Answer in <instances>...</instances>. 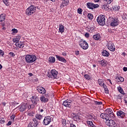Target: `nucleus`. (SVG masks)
<instances>
[{
	"instance_id": "obj_37",
	"label": "nucleus",
	"mask_w": 127,
	"mask_h": 127,
	"mask_svg": "<svg viewBox=\"0 0 127 127\" xmlns=\"http://www.w3.org/2000/svg\"><path fill=\"white\" fill-rule=\"evenodd\" d=\"M4 3L5 5L8 6L9 5V2H8V0H2Z\"/></svg>"
},
{
	"instance_id": "obj_7",
	"label": "nucleus",
	"mask_w": 127,
	"mask_h": 127,
	"mask_svg": "<svg viewBox=\"0 0 127 127\" xmlns=\"http://www.w3.org/2000/svg\"><path fill=\"white\" fill-rule=\"evenodd\" d=\"M114 119H110L109 121H107L105 122V124L106 126L109 127H117V124L116 122L114 121Z\"/></svg>"
},
{
	"instance_id": "obj_4",
	"label": "nucleus",
	"mask_w": 127,
	"mask_h": 127,
	"mask_svg": "<svg viewBox=\"0 0 127 127\" xmlns=\"http://www.w3.org/2000/svg\"><path fill=\"white\" fill-rule=\"evenodd\" d=\"M35 11H36V7L33 5H31L26 10V13L27 15H31Z\"/></svg>"
},
{
	"instance_id": "obj_18",
	"label": "nucleus",
	"mask_w": 127,
	"mask_h": 127,
	"mask_svg": "<svg viewBox=\"0 0 127 127\" xmlns=\"http://www.w3.org/2000/svg\"><path fill=\"white\" fill-rule=\"evenodd\" d=\"M31 101L34 105H37V102L39 101V98L37 96H33Z\"/></svg>"
},
{
	"instance_id": "obj_14",
	"label": "nucleus",
	"mask_w": 127,
	"mask_h": 127,
	"mask_svg": "<svg viewBox=\"0 0 127 127\" xmlns=\"http://www.w3.org/2000/svg\"><path fill=\"white\" fill-rule=\"evenodd\" d=\"M71 103H72V101L67 99L63 102V105L66 108H71Z\"/></svg>"
},
{
	"instance_id": "obj_46",
	"label": "nucleus",
	"mask_w": 127,
	"mask_h": 127,
	"mask_svg": "<svg viewBox=\"0 0 127 127\" xmlns=\"http://www.w3.org/2000/svg\"><path fill=\"white\" fill-rule=\"evenodd\" d=\"M83 11V9L81 8H78L77 9V12L79 13V14H82V12Z\"/></svg>"
},
{
	"instance_id": "obj_11",
	"label": "nucleus",
	"mask_w": 127,
	"mask_h": 127,
	"mask_svg": "<svg viewBox=\"0 0 127 127\" xmlns=\"http://www.w3.org/2000/svg\"><path fill=\"white\" fill-rule=\"evenodd\" d=\"M87 6L90 9H94V8H97L99 7V5L98 4H94V3L87 2Z\"/></svg>"
},
{
	"instance_id": "obj_17",
	"label": "nucleus",
	"mask_w": 127,
	"mask_h": 127,
	"mask_svg": "<svg viewBox=\"0 0 127 127\" xmlns=\"http://www.w3.org/2000/svg\"><path fill=\"white\" fill-rule=\"evenodd\" d=\"M37 91L39 92V93H40V94H42V95H44V94L46 93V90L42 87H38L37 88Z\"/></svg>"
},
{
	"instance_id": "obj_30",
	"label": "nucleus",
	"mask_w": 127,
	"mask_h": 127,
	"mask_svg": "<svg viewBox=\"0 0 127 127\" xmlns=\"http://www.w3.org/2000/svg\"><path fill=\"white\" fill-rule=\"evenodd\" d=\"M20 38H21V36H17L16 38H14L13 39V42L14 43L15 42V43H18L19 41V40H20Z\"/></svg>"
},
{
	"instance_id": "obj_45",
	"label": "nucleus",
	"mask_w": 127,
	"mask_h": 127,
	"mask_svg": "<svg viewBox=\"0 0 127 127\" xmlns=\"http://www.w3.org/2000/svg\"><path fill=\"white\" fill-rule=\"evenodd\" d=\"M118 79L119 80L118 82H124L125 81V79L123 77H118Z\"/></svg>"
},
{
	"instance_id": "obj_58",
	"label": "nucleus",
	"mask_w": 127,
	"mask_h": 127,
	"mask_svg": "<svg viewBox=\"0 0 127 127\" xmlns=\"http://www.w3.org/2000/svg\"><path fill=\"white\" fill-rule=\"evenodd\" d=\"M75 54H76V55H79V51H75Z\"/></svg>"
},
{
	"instance_id": "obj_39",
	"label": "nucleus",
	"mask_w": 127,
	"mask_h": 127,
	"mask_svg": "<svg viewBox=\"0 0 127 127\" xmlns=\"http://www.w3.org/2000/svg\"><path fill=\"white\" fill-rule=\"evenodd\" d=\"M94 104L95 105H103V102H99V101H94Z\"/></svg>"
},
{
	"instance_id": "obj_2",
	"label": "nucleus",
	"mask_w": 127,
	"mask_h": 127,
	"mask_svg": "<svg viewBox=\"0 0 127 127\" xmlns=\"http://www.w3.org/2000/svg\"><path fill=\"white\" fill-rule=\"evenodd\" d=\"M25 60L27 63H33L36 61L35 55H27L25 57Z\"/></svg>"
},
{
	"instance_id": "obj_12",
	"label": "nucleus",
	"mask_w": 127,
	"mask_h": 127,
	"mask_svg": "<svg viewBox=\"0 0 127 127\" xmlns=\"http://www.w3.org/2000/svg\"><path fill=\"white\" fill-rule=\"evenodd\" d=\"M50 123H51V117L50 116L45 117L43 123L44 126H48Z\"/></svg>"
},
{
	"instance_id": "obj_15",
	"label": "nucleus",
	"mask_w": 127,
	"mask_h": 127,
	"mask_svg": "<svg viewBox=\"0 0 127 127\" xmlns=\"http://www.w3.org/2000/svg\"><path fill=\"white\" fill-rule=\"evenodd\" d=\"M114 0H103V2L104 4L102 6L103 9H105L106 7H108V4H110L112 3Z\"/></svg>"
},
{
	"instance_id": "obj_6",
	"label": "nucleus",
	"mask_w": 127,
	"mask_h": 127,
	"mask_svg": "<svg viewBox=\"0 0 127 127\" xmlns=\"http://www.w3.org/2000/svg\"><path fill=\"white\" fill-rule=\"evenodd\" d=\"M79 45L81 48H83L84 50L89 48V45H88V43H87L86 41H84L83 40H80L79 41Z\"/></svg>"
},
{
	"instance_id": "obj_22",
	"label": "nucleus",
	"mask_w": 127,
	"mask_h": 127,
	"mask_svg": "<svg viewBox=\"0 0 127 127\" xmlns=\"http://www.w3.org/2000/svg\"><path fill=\"white\" fill-rule=\"evenodd\" d=\"M72 117L74 121H76V122H77L78 123L79 122H80L81 119H80V117H79V116H77L76 115V114H73V115H72Z\"/></svg>"
},
{
	"instance_id": "obj_3",
	"label": "nucleus",
	"mask_w": 127,
	"mask_h": 127,
	"mask_svg": "<svg viewBox=\"0 0 127 127\" xmlns=\"http://www.w3.org/2000/svg\"><path fill=\"white\" fill-rule=\"evenodd\" d=\"M97 21L100 25H102V26L105 25L106 24V18L105 15H99L97 19Z\"/></svg>"
},
{
	"instance_id": "obj_24",
	"label": "nucleus",
	"mask_w": 127,
	"mask_h": 127,
	"mask_svg": "<svg viewBox=\"0 0 127 127\" xmlns=\"http://www.w3.org/2000/svg\"><path fill=\"white\" fill-rule=\"evenodd\" d=\"M98 62L99 64H100L101 66H103V67H105V66H107V61L105 60L99 61H98Z\"/></svg>"
},
{
	"instance_id": "obj_26",
	"label": "nucleus",
	"mask_w": 127,
	"mask_h": 127,
	"mask_svg": "<svg viewBox=\"0 0 127 127\" xmlns=\"http://www.w3.org/2000/svg\"><path fill=\"white\" fill-rule=\"evenodd\" d=\"M93 37L95 40H100V39H101V36H100V34L99 33L96 34L95 35H93Z\"/></svg>"
},
{
	"instance_id": "obj_44",
	"label": "nucleus",
	"mask_w": 127,
	"mask_h": 127,
	"mask_svg": "<svg viewBox=\"0 0 127 127\" xmlns=\"http://www.w3.org/2000/svg\"><path fill=\"white\" fill-rule=\"evenodd\" d=\"M122 18L125 20H126V19H127V14L126 13L123 14V15H122Z\"/></svg>"
},
{
	"instance_id": "obj_56",
	"label": "nucleus",
	"mask_w": 127,
	"mask_h": 127,
	"mask_svg": "<svg viewBox=\"0 0 127 127\" xmlns=\"http://www.w3.org/2000/svg\"><path fill=\"white\" fill-rule=\"evenodd\" d=\"M7 126H11V121H9L7 124Z\"/></svg>"
},
{
	"instance_id": "obj_32",
	"label": "nucleus",
	"mask_w": 127,
	"mask_h": 127,
	"mask_svg": "<svg viewBox=\"0 0 127 127\" xmlns=\"http://www.w3.org/2000/svg\"><path fill=\"white\" fill-rule=\"evenodd\" d=\"M49 62L51 63H54L55 62V58L54 57H51L49 58Z\"/></svg>"
},
{
	"instance_id": "obj_1",
	"label": "nucleus",
	"mask_w": 127,
	"mask_h": 127,
	"mask_svg": "<svg viewBox=\"0 0 127 127\" xmlns=\"http://www.w3.org/2000/svg\"><path fill=\"white\" fill-rule=\"evenodd\" d=\"M31 109V105L27 103H23L19 106V111L21 113L24 111H28Z\"/></svg>"
},
{
	"instance_id": "obj_20",
	"label": "nucleus",
	"mask_w": 127,
	"mask_h": 127,
	"mask_svg": "<svg viewBox=\"0 0 127 127\" xmlns=\"http://www.w3.org/2000/svg\"><path fill=\"white\" fill-rule=\"evenodd\" d=\"M56 56L57 59H58L59 61H61V62H63V63H66V62H67L66 60L63 57H60L58 55H56Z\"/></svg>"
},
{
	"instance_id": "obj_27",
	"label": "nucleus",
	"mask_w": 127,
	"mask_h": 127,
	"mask_svg": "<svg viewBox=\"0 0 127 127\" xmlns=\"http://www.w3.org/2000/svg\"><path fill=\"white\" fill-rule=\"evenodd\" d=\"M35 119H37V121H41L42 120V118H43V116L40 114H36L35 115Z\"/></svg>"
},
{
	"instance_id": "obj_19",
	"label": "nucleus",
	"mask_w": 127,
	"mask_h": 127,
	"mask_svg": "<svg viewBox=\"0 0 127 127\" xmlns=\"http://www.w3.org/2000/svg\"><path fill=\"white\" fill-rule=\"evenodd\" d=\"M51 73L52 74V76H53V77L54 78V79H55L56 78H57V75H58V71H57L55 69H53L51 70Z\"/></svg>"
},
{
	"instance_id": "obj_34",
	"label": "nucleus",
	"mask_w": 127,
	"mask_h": 127,
	"mask_svg": "<svg viewBox=\"0 0 127 127\" xmlns=\"http://www.w3.org/2000/svg\"><path fill=\"white\" fill-rule=\"evenodd\" d=\"M88 125V127H94V125L93 124V122L92 121H87V122Z\"/></svg>"
},
{
	"instance_id": "obj_9",
	"label": "nucleus",
	"mask_w": 127,
	"mask_h": 127,
	"mask_svg": "<svg viewBox=\"0 0 127 127\" xmlns=\"http://www.w3.org/2000/svg\"><path fill=\"white\" fill-rule=\"evenodd\" d=\"M107 46V48L110 50V51H112L113 52H115L116 50V48L115 47V45L112 42H108L107 44L106 45Z\"/></svg>"
},
{
	"instance_id": "obj_31",
	"label": "nucleus",
	"mask_w": 127,
	"mask_h": 127,
	"mask_svg": "<svg viewBox=\"0 0 127 127\" xmlns=\"http://www.w3.org/2000/svg\"><path fill=\"white\" fill-rule=\"evenodd\" d=\"M5 19V16H4V14H0V22H2V21H4V20Z\"/></svg>"
},
{
	"instance_id": "obj_35",
	"label": "nucleus",
	"mask_w": 127,
	"mask_h": 127,
	"mask_svg": "<svg viewBox=\"0 0 127 127\" xmlns=\"http://www.w3.org/2000/svg\"><path fill=\"white\" fill-rule=\"evenodd\" d=\"M94 117V115H89L88 116V120H94L95 119Z\"/></svg>"
},
{
	"instance_id": "obj_62",
	"label": "nucleus",
	"mask_w": 127,
	"mask_h": 127,
	"mask_svg": "<svg viewBox=\"0 0 127 127\" xmlns=\"http://www.w3.org/2000/svg\"><path fill=\"white\" fill-rule=\"evenodd\" d=\"M108 81L109 82H110V84H111V85H113V83H112V80H111V79H108Z\"/></svg>"
},
{
	"instance_id": "obj_21",
	"label": "nucleus",
	"mask_w": 127,
	"mask_h": 127,
	"mask_svg": "<svg viewBox=\"0 0 127 127\" xmlns=\"http://www.w3.org/2000/svg\"><path fill=\"white\" fill-rule=\"evenodd\" d=\"M16 47H19V48H23L24 47V44L23 42H18V43H15Z\"/></svg>"
},
{
	"instance_id": "obj_38",
	"label": "nucleus",
	"mask_w": 127,
	"mask_h": 127,
	"mask_svg": "<svg viewBox=\"0 0 127 127\" xmlns=\"http://www.w3.org/2000/svg\"><path fill=\"white\" fill-rule=\"evenodd\" d=\"M116 97L118 100H122L123 99V95L122 94L117 95Z\"/></svg>"
},
{
	"instance_id": "obj_53",
	"label": "nucleus",
	"mask_w": 127,
	"mask_h": 127,
	"mask_svg": "<svg viewBox=\"0 0 127 127\" xmlns=\"http://www.w3.org/2000/svg\"><path fill=\"white\" fill-rule=\"evenodd\" d=\"M45 97V98H47V99H48L49 98V94H46L45 95H43Z\"/></svg>"
},
{
	"instance_id": "obj_60",
	"label": "nucleus",
	"mask_w": 127,
	"mask_h": 127,
	"mask_svg": "<svg viewBox=\"0 0 127 127\" xmlns=\"http://www.w3.org/2000/svg\"><path fill=\"white\" fill-rule=\"evenodd\" d=\"M44 111H46V109H40V112H41V113H43V112H44Z\"/></svg>"
},
{
	"instance_id": "obj_48",
	"label": "nucleus",
	"mask_w": 127,
	"mask_h": 127,
	"mask_svg": "<svg viewBox=\"0 0 127 127\" xmlns=\"http://www.w3.org/2000/svg\"><path fill=\"white\" fill-rule=\"evenodd\" d=\"M29 117H33L34 116V113L33 112H31L30 113L28 114Z\"/></svg>"
},
{
	"instance_id": "obj_42",
	"label": "nucleus",
	"mask_w": 127,
	"mask_h": 127,
	"mask_svg": "<svg viewBox=\"0 0 127 127\" xmlns=\"http://www.w3.org/2000/svg\"><path fill=\"white\" fill-rule=\"evenodd\" d=\"M84 77L85 79H86V80H90L91 79V76L88 74H85Z\"/></svg>"
},
{
	"instance_id": "obj_16",
	"label": "nucleus",
	"mask_w": 127,
	"mask_h": 127,
	"mask_svg": "<svg viewBox=\"0 0 127 127\" xmlns=\"http://www.w3.org/2000/svg\"><path fill=\"white\" fill-rule=\"evenodd\" d=\"M117 114L118 117H120L122 119H124L126 117V113L122 111H117Z\"/></svg>"
},
{
	"instance_id": "obj_40",
	"label": "nucleus",
	"mask_w": 127,
	"mask_h": 127,
	"mask_svg": "<svg viewBox=\"0 0 127 127\" xmlns=\"http://www.w3.org/2000/svg\"><path fill=\"white\" fill-rule=\"evenodd\" d=\"M4 118H2L1 116H0V123L1 124H4Z\"/></svg>"
},
{
	"instance_id": "obj_29",
	"label": "nucleus",
	"mask_w": 127,
	"mask_h": 127,
	"mask_svg": "<svg viewBox=\"0 0 127 127\" xmlns=\"http://www.w3.org/2000/svg\"><path fill=\"white\" fill-rule=\"evenodd\" d=\"M59 32H61L62 34L64 32V26L62 24L59 25Z\"/></svg>"
},
{
	"instance_id": "obj_50",
	"label": "nucleus",
	"mask_w": 127,
	"mask_h": 127,
	"mask_svg": "<svg viewBox=\"0 0 127 127\" xmlns=\"http://www.w3.org/2000/svg\"><path fill=\"white\" fill-rule=\"evenodd\" d=\"M12 31L13 33H17L18 32V31L16 29H12Z\"/></svg>"
},
{
	"instance_id": "obj_33",
	"label": "nucleus",
	"mask_w": 127,
	"mask_h": 127,
	"mask_svg": "<svg viewBox=\"0 0 127 127\" xmlns=\"http://www.w3.org/2000/svg\"><path fill=\"white\" fill-rule=\"evenodd\" d=\"M119 92H120V93H121V94H122V95H125V92H124L121 86H119L117 88Z\"/></svg>"
},
{
	"instance_id": "obj_5",
	"label": "nucleus",
	"mask_w": 127,
	"mask_h": 127,
	"mask_svg": "<svg viewBox=\"0 0 127 127\" xmlns=\"http://www.w3.org/2000/svg\"><path fill=\"white\" fill-rule=\"evenodd\" d=\"M40 122L37 121L35 118L33 119V122H30L28 125L27 127H37L39 125Z\"/></svg>"
},
{
	"instance_id": "obj_28",
	"label": "nucleus",
	"mask_w": 127,
	"mask_h": 127,
	"mask_svg": "<svg viewBox=\"0 0 127 127\" xmlns=\"http://www.w3.org/2000/svg\"><path fill=\"white\" fill-rule=\"evenodd\" d=\"M102 54L103 56H105L106 57H109L110 56V53L106 50H104L102 53Z\"/></svg>"
},
{
	"instance_id": "obj_64",
	"label": "nucleus",
	"mask_w": 127,
	"mask_h": 127,
	"mask_svg": "<svg viewBox=\"0 0 127 127\" xmlns=\"http://www.w3.org/2000/svg\"><path fill=\"white\" fill-rule=\"evenodd\" d=\"M63 55L64 56H66V53H63Z\"/></svg>"
},
{
	"instance_id": "obj_10",
	"label": "nucleus",
	"mask_w": 127,
	"mask_h": 127,
	"mask_svg": "<svg viewBox=\"0 0 127 127\" xmlns=\"http://www.w3.org/2000/svg\"><path fill=\"white\" fill-rule=\"evenodd\" d=\"M106 114H107V115H109L110 118L112 119H115L116 118V116H115V114L113 112V110L111 108L107 109L105 110Z\"/></svg>"
},
{
	"instance_id": "obj_49",
	"label": "nucleus",
	"mask_w": 127,
	"mask_h": 127,
	"mask_svg": "<svg viewBox=\"0 0 127 127\" xmlns=\"http://www.w3.org/2000/svg\"><path fill=\"white\" fill-rule=\"evenodd\" d=\"M14 118H15V115H12L10 117L11 121H12V122H14Z\"/></svg>"
},
{
	"instance_id": "obj_63",
	"label": "nucleus",
	"mask_w": 127,
	"mask_h": 127,
	"mask_svg": "<svg viewBox=\"0 0 127 127\" xmlns=\"http://www.w3.org/2000/svg\"><path fill=\"white\" fill-rule=\"evenodd\" d=\"M64 5H63V4H62L60 6V7H61V8H62V7H64Z\"/></svg>"
},
{
	"instance_id": "obj_51",
	"label": "nucleus",
	"mask_w": 127,
	"mask_h": 127,
	"mask_svg": "<svg viewBox=\"0 0 127 127\" xmlns=\"http://www.w3.org/2000/svg\"><path fill=\"white\" fill-rule=\"evenodd\" d=\"M9 54L10 56H11V57H14V56H15V54H14V53H13V52H10Z\"/></svg>"
},
{
	"instance_id": "obj_47",
	"label": "nucleus",
	"mask_w": 127,
	"mask_h": 127,
	"mask_svg": "<svg viewBox=\"0 0 127 127\" xmlns=\"http://www.w3.org/2000/svg\"><path fill=\"white\" fill-rule=\"evenodd\" d=\"M121 8V7H120V6H118V7H117L116 6V7H113V9L114 10H116V11H119V10Z\"/></svg>"
},
{
	"instance_id": "obj_13",
	"label": "nucleus",
	"mask_w": 127,
	"mask_h": 127,
	"mask_svg": "<svg viewBox=\"0 0 127 127\" xmlns=\"http://www.w3.org/2000/svg\"><path fill=\"white\" fill-rule=\"evenodd\" d=\"M100 117L101 119H103V120H106V122H108V121H109L111 119V117H110V115L106 113H102L100 115Z\"/></svg>"
},
{
	"instance_id": "obj_25",
	"label": "nucleus",
	"mask_w": 127,
	"mask_h": 127,
	"mask_svg": "<svg viewBox=\"0 0 127 127\" xmlns=\"http://www.w3.org/2000/svg\"><path fill=\"white\" fill-rule=\"evenodd\" d=\"M98 83L101 87H104V86H105V83H104V80L102 79H99L98 80Z\"/></svg>"
},
{
	"instance_id": "obj_8",
	"label": "nucleus",
	"mask_w": 127,
	"mask_h": 127,
	"mask_svg": "<svg viewBox=\"0 0 127 127\" xmlns=\"http://www.w3.org/2000/svg\"><path fill=\"white\" fill-rule=\"evenodd\" d=\"M110 25L113 27L117 26V25H119V19L116 17L112 18L110 21Z\"/></svg>"
},
{
	"instance_id": "obj_52",
	"label": "nucleus",
	"mask_w": 127,
	"mask_h": 127,
	"mask_svg": "<svg viewBox=\"0 0 127 127\" xmlns=\"http://www.w3.org/2000/svg\"><path fill=\"white\" fill-rule=\"evenodd\" d=\"M0 55H2V56H3V55H4V52H3V51L0 50Z\"/></svg>"
},
{
	"instance_id": "obj_43",
	"label": "nucleus",
	"mask_w": 127,
	"mask_h": 127,
	"mask_svg": "<svg viewBox=\"0 0 127 127\" xmlns=\"http://www.w3.org/2000/svg\"><path fill=\"white\" fill-rule=\"evenodd\" d=\"M62 125L64 126V127H65V126H66V120L65 119H62Z\"/></svg>"
},
{
	"instance_id": "obj_36",
	"label": "nucleus",
	"mask_w": 127,
	"mask_h": 127,
	"mask_svg": "<svg viewBox=\"0 0 127 127\" xmlns=\"http://www.w3.org/2000/svg\"><path fill=\"white\" fill-rule=\"evenodd\" d=\"M103 88H104L106 94H109V89L107 88V86L103 85Z\"/></svg>"
},
{
	"instance_id": "obj_55",
	"label": "nucleus",
	"mask_w": 127,
	"mask_h": 127,
	"mask_svg": "<svg viewBox=\"0 0 127 127\" xmlns=\"http://www.w3.org/2000/svg\"><path fill=\"white\" fill-rule=\"evenodd\" d=\"M69 5V0H66V1H65V5Z\"/></svg>"
},
{
	"instance_id": "obj_61",
	"label": "nucleus",
	"mask_w": 127,
	"mask_h": 127,
	"mask_svg": "<svg viewBox=\"0 0 127 127\" xmlns=\"http://www.w3.org/2000/svg\"><path fill=\"white\" fill-rule=\"evenodd\" d=\"M66 3V0H63L62 2V4H65Z\"/></svg>"
},
{
	"instance_id": "obj_54",
	"label": "nucleus",
	"mask_w": 127,
	"mask_h": 127,
	"mask_svg": "<svg viewBox=\"0 0 127 127\" xmlns=\"http://www.w3.org/2000/svg\"><path fill=\"white\" fill-rule=\"evenodd\" d=\"M85 37L88 38V37H89V36H90V34H89V33H86L85 34Z\"/></svg>"
},
{
	"instance_id": "obj_57",
	"label": "nucleus",
	"mask_w": 127,
	"mask_h": 127,
	"mask_svg": "<svg viewBox=\"0 0 127 127\" xmlns=\"http://www.w3.org/2000/svg\"><path fill=\"white\" fill-rule=\"evenodd\" d=\"M123 70L125 71V72H127V67H124L123 68Z\"/></svg>"
},
{
	"instance_id": "obj_23",
	"label": "nucleus",
	"mask_w": 127,
	"mask_h": 127,
	"mask_svg": "<svg viewBox=\"0 0 127 127\" xmlns=\"http://www.w3.org/2000/svg\"><path fill=\"white\" fill-rule=\"evenodd\" d=\"M40 101H41L43 103H47L48 102V98H46L45 96H42L40 98Z\"/></svg>"
},
{
	"instance_id": "obj_59",
	"label": "nucleus",
	"mask_w": 127,
	"mask_h": 127,
	"mask_svg": "<svg viewBox=\"0 0 127 127\" xmlns=\"http://www.w3.org/2000/svg\"><path fill=\"white\" fill-rule=\"evenodd\" d=\"M70 127H76V126L73 124H71Z\"/></svg>"
},
{
	"instance_id": "obj_41",
	"label": "nucleus",
	"mask_w": 127,
	"mask_h": 127,
	"mask_svg": "<svg viewBox=\"0 0 127 127\" xmlns=\"http://www.w3.org/2000/svg\"><path fill=\"white\" fill-rule=\"evenodd\" d=\"M87 17H88V18H89V19H92L94 17L93 15L91 13H88V15H87Z\"/></svg>"
}]
</instances>
